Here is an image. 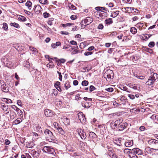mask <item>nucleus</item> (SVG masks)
I'll list each match as a JSON object with an SVG mask.
<instances>
[{
  "label": "nucleus",
  "instance_id": "cd10ccee",
  "mask_svg": "<svg viewBox=\"0 0 158 158\" xmlns=\"http://www.w3.org/2000/svg\"><path fill=\"white\" fill-rule=\"evenodd\" d=\"M64 87L67 90L69 89L70 87V83L69 81H66L64 84Z\"/></svg>",
  "mask_w": 158,
  "mask_h": 158
},
{
  "label": "nucleus",
  "instance_id": "3c124183",
  "mask_svg": "<svg viewBox=\"0 0 158 158\" xmlns=\"http://www.w3.org/2000/svg\"><path fill=\"white\" fill-rule=\"evenodd\" d=\"M105 90L108 92H112L113 91V89L112 88H108L106 89H105Z\"/></svg>",
  "mask_w": 158,
  "mask_h": 158
},
{
  "label": "nucleus",
  "instance_id": "412c9836",
  "mask_svg": "<svg viewBox=\"0 0 158 158\" xmlns=\"http://www.w3.org/2000/svg\"><path fill=\"white\" fill-rule=\"evenodd\" d=\"M119 11L117 10L115 12H112L111 15V16L113 18L116 17L119 14Z\"/></svg>",
  "mask_w": 158,
  "mask_h": 158
},
{
  "label": "nucleus",
  "instance_id": "b1692460",
  "mask_svg": "<svg viewBox=\"0 0 158 158\" xmlns=\"http://www.w3.org/2000/svg\"><path fill=\"white\" fill-rule=\"evenodd\" d=\"M26 6L28 7V8L29 10L31 9V6L32 3L30 1H27L25 4Z\"/></svg>",
  "mask_w": 158,
  "mask_h": 158
},
{
  "label": "nucleus",
  "instance_id": "a878e982",
  "mask_svg": "<svg viewBox=\"0 0 158 158\" xmlns=\"http://www.w3.org/2000/svg\"><path fill=\"white\" fill-rule=\"evenodd\" d=\"M82 105L83 107L85 108H88L90 106V104L89 102H85L84 103H82Z\"/></svg>",
  "mask_w": 158,
  "mask_h": 158
},
{
  "label": "nucleus",
  "instance_id": "58836bf2",
  "mask_svg": "<svg viewBox=\"0 0 158 158\" xmlns=\"http://www.w3.org/2000/svg\"><path fill=\"white\" fill-rule=\"evenodd\" d=\"M2 109L6 114H7L9 113V110L7 107H6L5 108H3Z\"/></svg>",
  "mask_w": 158,
  "mask_h": 158
},
{
  "label": "nucleus",
  "instance_id": "052dcab7",
  "mask_svg": "<svg viewBox=\"0 0 158 158\" xmlns=\"http://www.w3.org/2000/svg\"><path fill=\"white\" fill-rule=\"evenodd\" d=\"M152 35H145L144 37L146 39V40H148V39L150 38Z\"/></svg>",
  "mask_w": 158,
  "mask_h": 158
},
{
  "label": "nucleus",
  "instance_id": "f704fd0d",
  "mask_svg": "<svg viewBox=\"0 0 158 158\" xmlns=\"http://www.w3.org/2000/svg\"><path fill=\"white\" fill-rule=\"evenodd\" d=\"M4 101L7 103H11L12 102L11 100L10 99L4 98Z\"/></svg>",
  "mask_w": 158,
  "mask_h": 158
},
{
  "label": "nucleus",
  "instance_id": "6e6d98bb",
  "mask_svg": "<svg viewBox=\"0 0 158 158\" xmlns=\"http://www.w3.org/2000/svg\"><path fill=\"white\" fill-rule=\"evenodd\" d=\"M79 52H79V51L77 50V49H76L74 50V51L73 52H71V54L73 55L74 54L78 53Z\"/></svg>",
  "mask_w": 158,
  "mask_h": 158
},
{
  "label": "nucleus",
  "instance_id": "4c0bfd02",
  "mask_svg": "<svg viewBox=\"0 0 158 158\" xmlns=\"http://www.w3.org/2000/svg\"><path fill=\"white\" fill-rule=\"evenodd\" d=\"M39 2L43 4H47L48 3L47 0H39Z\"/></svg>",
  "mask_w": 158,
  "mask_h": 158
},
{
  "label": "nucleus",
  "instance_id": "a211bd4d",
  "mask_svg": "<svg viewBox=\"0 0 158 158\" xmlns=\"http://www.w3.org/2000/svg\"><path fill=\"white\" fill-rule=\"evenodd\" d=\"M129 86L134 89L135 90H139V87H138L136 85H135V84H129Z\"/></svg>",
  "mask_w": 158,
  "mask_h": 158
},
{
  "label": "nucleus",
  "instance_id": "0e129e2a",
  "mask_svg": "<svg viewBox=\"0 0 158 158\" xmlns=\"http://www.w3.org/2000/svg\"><path fill=\"white\" fill-rule=\"evenodd\" d=\"M17 104L18 106H22V104L21 103V101L20 100H18L17 102Z\"/></svg>",
  "mask_w": 158,
  "mask_h": 158
},
{
  "label": "nucleus",
  "instance_id": "0eeeda50",
  "mask_svg": "<svg viewBox=\"0 0 158 158\" xmlns=\"http://www.w3.org/2000/svg\"><path fill=\"white\" fill-rule=\"evenodd\" d=\"M1 84H2L1 89L2 91L5 92H8L9 91L8 86L6 84H5L4 82H3L2 83H1Z\"/></svg>",
  "mask_w": 158,
  "mask_h": 158
},
{
  "label": "nucleus",
  "instance_id": "dca6fc26",
  "mask_svg": "<svg viewBox=\"0 0 158 158\" xmlns=\"http://www.w3.org/2000/svg\"><path fill=\"white\" fill-rule=\"evenodd\" d=\"M151 76L150 77H152L155 81L158 78V75L156 73L153 72L151 73Z\"/></svg>",
  "mask_w": 158,
  "mask_h": 158
},
{
  "label": "nucleus",
  "instance_id": "f3484780",
  "mask_svg": "<svg viewBox=\"0 0 158 158\" xmlns=\"http://www.w3.org/2000/svg\"><path fill=\"white\" fill-rule=\"evenodd\" d=\"M133 140H131L129 141L125 142V145L126 147H131L133 145Z\"/></svg>",
  "mask_w": 158,
  "mask_h": 158
},
{
  "label": "nucleus",
  "instance_id": "1a4fd4ad",
  "mask_svg": "<svg viewBox=\"0 0 158 158\" xmlns=\"http://www.w3.org/2000/svg\"><path fill=\"white\" fill-rule=\"evenodd\" d=\"M95 9L98 11H100L101 12H104V11H106V13L107 12V11L109 12V10L108 9L104 7L98 6L95 8Z\"/></svg>",
  "mask_w": 158,
  "mask_h": 158
},
{
  "label": "nucleus",
  "instance_id": "603ef678",
  "mask_svg": "<svg viewBox=\"0 0 158 158\" xmlns=\"http://www.w3.org/2000/svg\"><path fill=\"white\" fill-rule=\"evenodd\" d=\"M131 154L129 155V157L131 158H137V156L135 154Z\"/></svg>",
  "mask_w": 158,
  "mask_h": 158
},
{
  "label": "nucleus",
  "instance_id": "680f3d73",
  "mask_svg": "<svg viewBox=\"0 0 158 158\" xmlns=\"http://www.w3.org/2000/svg\"><path fill=\"white\" fill-rule=\"evenodd\" d=\"M60 33L62 35H68L69 34V32L67 31H61Z\"/></svg>",
  "mask_w": 158,
  "mask_h": 158
},
{
  "label": "nucleus",
  "instance_id": "2f4dec72",
  "mask_svg": "<svg viewBox=\"0 0 158 158\" xmlns=\"http://www.w3.org/2000/svg\"><path fill=\"white\" fill-rule=\"evenodd\" d=\"M58 132L61 135H64V132L63 129L61 128L60 127L57 129Z\"/></svg>",
  "mask_w": 158,
  "mask_h": 158
},
{
  "label": "nucleus",
  "instance_id": "de8ad7c7",
  "mask_svg": "<svg viewBox=\"0 0 158 158\" xmlns=\"http://www.w3.org/2000/svg\"><path fill=\"white\" fill-rule=\"evenodd\" d=\"M44 17V18H47L49 17L50 14L46 12H45L43 14Z\"/></svg>",
  "mask_w": 158,
  "mask_h": 158
},
{
  "label": "nucleus",
  "instance_id": "f257e3e1",
  "mask_svg": "<svg viewBox=\"0 0 158 158\" xmlns=\"http://www.w3.org/2000/svg\"><path fill=\"white\" fill-rule=\"evenodd\" d=\"M148 144L154 149V152L158 151V141L154 139L148 140Z\"/></svg>",
  "mask_w": 158,
  "mask_h": 158
},
{
  "label": "nucleus",
  "instance_id": "a18cd8bd",
  "mask_svg": "<svg viewBox=\"0 0 158 158\" xmlns=\"http://www.w3.org/2000/svg\"><path fill=\"white\" fill-rule=\"evenodd\" d=\"M143 23H138L136 25V26L138 27H140V28H142V27H143Z\"/></svg>",
  "mask_w": 158,
  "mask_h": 158
},
{
  "label": "nucleus",
  "instance_id": "4be33fe9",
  "mask_svg": "<svg viewBox=\"0 0 158 158\" xmlns=\"http://www.w3.org/2000/svg\"><path fill=\"white\" fill-rule=\"evenodd\" d=\"M29 48L30 50L33 52L35 54L37 53L38 51L35 48L31 46H29Z\"/></svg>",
  "mask_w": 158,
  "mask_h": 158
},
{
  "label": "nucleus",
  "instance_id": "f03ea898",
  "mask_svg": "<svg viewBox=\"0 0 158 158\" xmlns=\"http://www.w3.org/2000/svg\"><path fill=\"white\" fill-rule=\"evenodd\" d=\"M44 133L50 142H53L55 141V138L52 132L48 129H46L44 131Z\"/></svg>",
  "mask_w": 158,
  "mask_h": 158
},
{
  "label": "nucleus",
  "instance_id": "c756f323",
  "mask_svg": "<svg viewBox=\"0 0 158 158\" xmlns=\"http://www.w3.org/2000/svg\"><path fill=\"white\" fill-rule=\"evenodd\" d=\"M10 25L16 28H18L19 27V24L15 23H10Z\"/></svg>",
  "mask_w": 158,
  "mask_h": 158
},
{
  "label": "nucleus",
  "instance_id": "ea45409f",
  "mask_svg": "<svg viewBox=\"0 0 158 158\" xmlns=\"http://www.w3.org/2000/svg\"><path fill=\"white\" fill-rule=\"evenodd\" d=\"M3 28L5 30H7L8 29L7 24L6 23H3Z\"/></svg>",
  "mask_w": 158,
  "mask_h": 158
},
{
  "label": "nucleus",
  "instance_id": "72a5a7b5",
  "mask_svg": "<svg viewBox=\"0 0 158 158\" xmlns=\"http://www.w3.org/2000/svg\"><path fill=\"white\" fill-rule=\"evenodd\" d=\"M73 24L72 23H67L65 24H62V26L63 27H65L67 26L70 27Z\"/></svg>",
  "mask_w": 158,
  "mask_h": 158
},
{
  "label": "nucleus",
  "instance_id": "79ce46f5",
  "mask_svg": "<svg viewBox=\"0 0 158 158\" xmlns=\"http://www.w3.org/2000/svg\"><path fill=\"white\" fill-rule=\"evenodd\" d=\"M60 83L58 81H57L56 82L55 84H54V86L55 87V88H57V87H59L60 86Z\"/></svg>",
  "mask_w": 158,
  "mask_h": 158
},
{
  "label": "nucleus",
  "instance_id": "20e7f679",
  "mask_svg": "<svg viewBox=\"0 0 158 158\" xmlns=\"http://www.w3.org/2000/svg\"><path fill=\"white\" fill-rule=\"evenodd\" d=\"M113 73L112 71L110 70H107L104 73V77L106 78L107 81H110L111 79V77H113Z\"/></svg>",
  "mask_w": 158,
  "mask_h": 158
},
{
  "label": "nucleus",
  "instance_id": "338daca9",
  "mask_svg": "<svg viewBox=\"0 0 158 158\" xmlns=\"http://www.w3.org/2000/svg\"><path fill=\"white\" fill-rule=\"evenodd\" d=\"M78 84V82L77 80H74L73 81V84L74 85H77Z\"/></svg>",
  "mask_w": 158,
  "mask_h": 158
},
{
  "label": "nucleus",
  "instance_id": "6e6552de",
  "mask_svg": "<svg viewBox=\"0 0 158 158\" xmlns=\"http://www.w3.org/2000/svg\"><path fill=\"white\" fill-rule=\"evenodd\" d=\"M93 19L92 18L88 17L83 21L84 22V23L86 24L85 25H87L93 22Z\"/></svg>",
  "mask_w": 158,
  "mask_h": 158
},
{
  "label": "nucleus",
  "instance_id": "ddd939ff",
  "mask_svg": "<svg viewBox=\"0 0 158 158\" xmlns=\"http://www.w3.org/2000/svg\"><path fill=\"white\" fill-rule=\"evenodd\" d=\"M34 130L36 131H42V129L41 127L38 124H36L33 126Z\"/></svg>",
  "mask_w": 158,
  "mask_h": 158
},
{
  "label": "nucleus",
  "instance_id": "f8f14e48",
  "mask_svg": "<svg viewBox=\"0 0 158 158\" xmlns=\"http://www.w3.org/2000/svg\"><path fill=\"white\" fill-rule=\"evenodd\" d=\"M133 152L138 155H141L142 154V151L138 148H135L132 149Z\"/></svg>",
  "mask_w": 158,
  "mask_h": 158
},
{
  "label": "nucleus",
  "instance_id": "13d9d810",
  "mask_svg": "<svg viewBox=\"0 0 158 158\" xmlns=\"http://www.w3.org/2000/svg\"><path fill=\"white\" fill-rule=\"evenodd\" d=\"M10 143V142L8 139H6L5 140V143L6 145L9 144Z\"/></svg>",
  "mask_w": 158,
  "mask_h": 158
},
{
  "label": "nucleus",
  "instance_id": "aec40b11",
  "mask_svg": "<svg viewBox=\"0 0 158 158\" xmlns=\"http://www.w3.org/2000/svg\"><path fill=\"white\" fill-rule=\"evenodd\" d=\"M105 23L106 24L110 25L113 23L112 19L111 18H109L106 19L105 21Z\"/></svg>",
  "mask_w": 158,
  "mask_h": 158
},
{
  "label": "nucleus",
  "instance_id": "09e8293b",
  "mask_svg": "<svg viewBox=\"0 0 158 158\" xmlns=\"http://www.w3.org/2000/svg\"><path fill=\"white\" fill-rule=\"evenodd\" d=\"M93 52H88L84 53V55L85 56H88L93 54Z\"/></svg>",
  "mask_w": 158,
  "mask_h": 158
},
{
  "label": "nucleus",
  "instance_id": "c85d7f7f",
  "mask_svg": "<svg viewBox=\"0 0 158 158\" xmlns=\"http://www.w3.org/2000/svg\"><path fill=\"white\" fill-rule=\"evenodd\" d=\"M34 146V144L32 142H30L26 144V146L28 148H32Z\"/></svg>",
  "mask_w": 158,
  "mask_h": 158
},
{
  "label": "nucleus",
  "instance_id": "774afa93",
  "mask_svg": "<svg viewBox=\"0 0 158 158\" xmlns=\"http://www.w3.org/2000/svg\"><path fill=\"white\" fill-rule=\"evenodd\" d=\"M110 157L111 158H118L116 154L113 153L111 156H110Z\"/></svg>",
  "mask_w": 158,
  "mask_h": 158
},
{
  "label": "nucleus",
  "instance_id": "49530a36",
  "mask_svg": "<svg viewBox=\"0 0 158 158\" xmlns=\"http://www.w3.org/2000/svg\"><path fill=\"white\" fill-rule=\"evenodd\" d=\"M96 89V88L93 85H91L89 87V91L90 92L93 91Z\"/></svg>",
  "mask_w": 158,
  "mask_h": 158
},
{
  "label": "nucleus",
  "instance_id": "864d4df0",
  "mask_svg": "<svg viewBox=\"0 0 158 158\" xmlns=\"http://www.w3.org/2000/svg\"><path fill=\"white\" fill-rule=\"evenodd\" d=\"M18 115L21 117H23V112L20 110L17 112Z\"/></svg>",
  "mask_w": 158,
  "mask_h": 158
},
{
  "label": "nucleus",
  "instance_id": "4d7b16f0",
  "mask_svg": "<svg viewBox=\"0 0 158 158\" xmlns=\"http://www.w3.org/2000/svg\"><path fill=\"white\" fill-rule=\"evenodd\" d=\"M98 28L99 29H102L103 28V26L102 24H100L98 26Z\"/></svg>",
  "mask_w": 158,
  "mask_h": 158
},
{
  "label": "nucleus",
  "instance_id": "5701e85b",
  "mask_svg": "<svg viewBox=\"0 0 158 158\" xmlns=\"http://www.w3.org/2000/svg\"><path fill=\"white\" fill-rule=\"evenodd\" d=\"M130 32L132 34H135L137 32V30L136 28L134 27H131Z\"/></svg>",
  "mask_w": 158,
  "mask_h": 158
},
{
  "label": "nucleus",
  "instance_id": "a19ab883",
  "mask_svg": "<svg viewBox=\"0 0 158 158\" xmlns=\"http://www.w3.org/2000/svg\"><path fill=\"white\" fill-rule=\"evenodd\" d=\"M24 66L26 67L27 68H29L30 67V63L29 62L26 61L24 64Z\"/></svg>",
  "mask_w": 158,
  "mask_h": 158
},
{
  "label": "nucleus",
  "instance_id": "7ed1b4c3",
  "mask_svg": "<svg viewBox=\"0 0 158 158\" xmlns=\"http://www.w3.org/2000/svg\"><path fill=\"white\" fill-rule=\"evenodd\" d=\"M123 121V118H121L116 120H113L110 123L111 127L114 128L115 127H118Z\"/></svg>",
  "mask_w": 158,
  "mask_h": 158
},
{
  "label": "nucleus",
  "instance_id": "e2e57ef3",
  "mask_svg": "<svg viewBox=\"0 0 158 158\" xmlns=\"http://www.w3.org/2000/svg\"><path fill=\"white\" fill-rule=\"evenodd\" d=\"M94 48V47L93 46H91L89 47L87 49V50L89 51H91Z\"/></svg>",
  "mask_w": 158,
  "mask_h": 158
},
{
  "label": "nucleus",
  "instance_id": "37998d69",
  "mask_svg": "<svg viewBox=\"0 0 158 158\" xmlns=\"http://www.w3.org/2000/svg\"><path fill=\"white\" fill-rule=\"evenodd\" d=\"M135 77L138 78L142 80L144 79L145 76H139L138 75H136Z\"/></svg>",
  "mask_w": 158,
  "mask_h": 158
},
{
  "label": "nucleus",
  "instance_id": "39448f33",
  "mask_svg": "<svg viewBox=\"0 0 158 158\" xmlns=\"http://www.w3.org/2000/svg\"><path fill=\"white\" fill-rule=\"evenodd\" d=\"M43 151L45 153H48L54 155L55 150L54 148L50 146H46L44 147Z\"/></svg>",
  "mask_w": 158,
  "mask_h": 158
},
{
  "label": "nucleus",
  "instance_id": "e433bc0d",
  "mask_svg": "<svg viewBox=\"0 0 158 158\" xmlns=\"http://www.w3.org/2000/svg\"><path fill=\"white\" fill-rule=\"evenodd\" d=\"M68 6L69 7V8L71 9H76V7L73 4H69V5H68Z\"/></svg>",
  "mask_w": 158,
  "mask_h": 158
},
{
  "label": "nucleus",
  "instance_id": "423d86ee",
  "mask_svg": "<svg viewBox=\"0 0 158 158\" xmlns=\"http://www.w3.org/2000/svg\"><path fill=\"white\" fill-rule=\"evenodd\" d=\"M78 117L80 122L83 124L85 123L86 122L85 115L82 112H80L77 114Z\"/></svg>",
  "mask_w": 158,
  "mask_h": 158
},
{
  "label": "nucleus",
  "instance_id": "bf43d9fd",
  "mask_svg": "<svg viewBox=\"0 0 158 158\" xmlns=\"http://www.w3.org/2000/svg\"><path fill=\"white\" fill-rule=\"evenodd\" d=\"M128 96L131 99H134L135 98L134 95L132 94H128Z\"/></svg>",
  "mask_w": 158,
  "mask_h": 158
},
{
  "label": "nucleus",
  "instance_id": "473e14b6",
  "mask_svg": "<svg viewBox=\"0 0 158 158\" xmlns=\"http://www.w3.org/2000/svg\"><path fill=\"white\" fill-rule=\"evenodd\" d=\"M155 43L153 41L150 42L148 45V46L150 48H152L155 46Z\"/></svg>",
  "mask_w": 158,
  "mask_h": 158
},
{
  "label": "nucleus",
  "instance_id": "69168bd1",
  "mask_svg": "<svg viewBox=\"0 0 158 158\" xmlns=\"http://www.w3.org/2000/svg\"><path fill=\"white\" fill-rule=\"evenodd\" d=\"M70 19L72 20H75L77 19L76 16L75 15H72L70 17Z\"/></svg>",
  "mask_w": 158,
  "mask_h": 158
},
{
  "label": "nucleus",
  "instance_id": "c03bdc74",
  "mask_svg": "<svg viewBox=\"0 0 158 158\" xmlns=\"http://www.w3.org/2000/svg\"><path fill=\"white\" fill-rule=\"evenodd\" d=\"M53 125L54 127L56 128L57 129L58 128H59L60 127L59 126L58 124L56 122H54L53 123Z\"/></svg>",
  "mask_w": 158,
  "mask_h": 158
},
{
  "label": "nucleus",
  "instance_id": "7c9ffc66",
  "mask_svg": "<svg viewBox=\"0 0 158 158\" xmlns=\"http://www.w3.org/2000/svg\"><path fill=\"white\" fill-rule=\"evenodd\" d=\"M21 119V118H17V119L14 121L13 122V123L15 124H18L19 123L21 122L22 121V120L21 121H20V120Z\"/></svg>",
  "mask_w": 158,
  "mask_h": 158
},
{
  "label": "nucleus",
  "instance_id": "6ab92c4d",
  "mask_svg": "<svg viewBox=\"0 0 158 158\" xmlns=\"http://www.w3.org/2000/svg\"><path fill=\"white\" fill-rule=\"evenodd\" d=\"M17 17L19 20L20 21H24L26 20V18L23 16L18 15H17Z\"/></svg>",
  "mask_w": 158,
  "mask_h": 158
},
{
  "label": "nucleus",
  "instance_id": "8fccbe9b",
  "mask_svg": "<svg viewBox=\"0 0 158 158\" xmlns=\"http://www.w3.org/2000/svg\"><path fill=\"white\" fill-rule=\"evenodd\" d=\"M57 73L59 74V79L60 81H61L62 80V75L61 74V73L59 72V71H57Z\"/></svg>",
  "mask_w": 158,
  "mask_h": 158
},
{
  "label": "nucleus",
  "instance_id": "bb28decb",
  "mask_svg": "<svg viewBox=\"0 0 158 158\" xmlns=\"http://www.w3.org/2000/svg\"><path fill=\"white\" fill-rule=\"evenodd\" d=\"M144 48V50L147 52H149L150 53H152L153 52L152 49H151L146 47H145Z\"/></svg>",
  "mask_w": 158,
  "mask_h": 158
},
{
  "label": "nucleus",
  "instance_id": "2eb2a0df",
  "mask_svg": "<svg viewBox=\"0 0 158 158\" xmlns=\"http://www.w3.org/2000/svg\"><path fill=\"white\" fill-rule=\"evenodd\" d=\"M155 81L151 77H150L148 81L146 82V84L148 85H152L153 84Z\"/></svg>",
  "mask_w": 158,
  "mask_h": 158
},
{
  "label": "nucleus",
  "instance_id": "4468645a",
  "mask_svg": "<svg viewBox=\"0 0 158 158\" xmlns=\"http://www.w3.org/2000/svg\"><path fill=\"white\" fill-rule=\"evenodd\" d=\"M78 134L82 139H85L86 138V135L85 133V132H84L83 131H82L81 130L80 131H78Z\"/></svg>",
  "mask_w": 158,
  "mask_h": 158
},
{
  "label": "nucleus",
  "instance_id": "c9c22d12",
  "mask_svg": "<svg viewBox=\"0 0 158 158\" xmlns=\"http://www.w3.org/2000/svg\"><path fill=\"white\" fill-rule=\"evenodd\" d=\"M89 82L88 81L86 80H84L82 81L81 84L82 85L86 86L88 85Z\"/></svg>",
  "mask_w": 158,
  "mask_h": 158
},
{
  "label": "nucleus",
  "instance_id": "5fc2aeb1",
  "mask_svg": "<svg viewBox=\"0 0 158 158\" xmlns=\"http://www.w3.org/2000/svg\"><path fill=\"white\" fill-rule=\"evenodd\" d=\"M53 94H54V95L55 96H56L57 94V91L55 89H53V92L52 93V96H53Z\"/></svg>",
  "mask_w": 158,
  "mask_h": 158
},
{
  "label": "nucleus",
  "instance_id": "9b49d317",
  "mask_svg": "<svg viewBox=\"0 0 158 158\" xmlns=\"http://www.w3.org/2000/svg\"><path fill=\"white\" fill-rule=\"evenodd\" d=\"M44 113L47 117L52 116L53 115V113L52 111L49 109L45 110Z\"/></svg>",
  "mask_w": 158,
  "mask_h": 158
},
{
  "label": "nucleus",
  "instance_id": "9d476101",
  "mask_svg": "<svg viewBox=\"0 0 158 158\" xmlns=\"http://www.w3.org/2000/svg\"><path fill=\"white\" fill-rule=\"evenodd\" d=\"M127 124L126 123H123L120 124V125L118 127L119 128V131H122L123 129H124L127 126Z\"/></svg>",
  "mask_w": 158,
  "mask_h": 158
},
{
  "label": "nucleus",
  "instance_id": "393cba45",
  "mask_svg": "<svg viewBox=\"0 0 158 158\" xmlns=\"http://www.w3.org/2000/svg\"><path fill=\"white\" fill-rule=\"evenodd\" d=\"M147 152L148 153H151V152H154V149L152 148H148L145 149Z\"/></svg>",
  "mask_w": 158,
  "mask_h": 158
}]
</instances>
